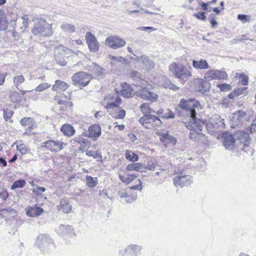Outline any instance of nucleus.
Segmentation results:
<instances>
[{"label":"nucleus","instance_id":"1","mask_svg":"<svg viewBox=\"0 0 256 256\" xmlns=\"http://www.w3.org/2000/svg\"><path fill=\"white\" fill-rule=\"evenodd\" d=\"M200 109V104L194 99H182L176 109L180 116L189 118L188 122H184V123L185 126L190 130V138L197 142L205 138V135L201 132L204 123L200 119L196 118V111Z\"/></svg>","mask_w":256,"mask_h":256},{"label":"nucleus","instance_id":"2","mask_svg":"<svg viewBox=\"0 0 256 256\" xmlns=\"http://www.w3.org/2000/svg\"><path fill=\"white\" fill-rule=\"evenodd\" d=\"M170 74L178 79L181 84H184L192 76L190 69L180 63L172 62L168 68Z\"/></svg>","mask_w":256,"mask_h":256},{"label":"nucleus","instance_id":"3","mask_svg":"<svg viewBox=\"0 0 256 256\" xmlns=\"http://www.w3.org/2000/svg\"><path fill=\"white\" fill-rule=\"evenodd\" d=\"M36 246L44 254L50 252L55 248L53 240L48 235L46 234H40L38 236Z\"/></svg>","mask_w":256,"mask_h":256},{"label":"nucleus","instance_id":"4","mask_svg":"<svg viewBox=\"0 0 256 256\" xmlns=\"http://www.w3.org/2000/svg\"><path fill=\"white\" fill-rule=\"evenodd\" d=\"M32 32L36 36H50L53 34L51 24H48L43 19H41L34 23Z\"/></svg>","mask_w":256,"mask_h":256},{"label":"nucleus","instance_id":"5","mask_svg":"<svg viewBox=\"0 0 256 256\" xmlns=\"http://www.w3.org/2000/svg\"><path fill=\"white\" fill-rule=\"evenodd\" d=\"M91 76L86 73L82 72H80L74 74L72 80L75 86H87L91 80Z\"/></svg>","mask_w":256,"mask_h":256},{"label":"nucleus","instance_id":"6","mask_svg":"<svg viewBox=\"0 0 256 256\" xmlns=\"http://www.w3.org/2000/svg\"><path fill=\"white\" fill-rule=\"evenodd\" d=\"M142 247L138 244H130L124 249L120 250L119 252L120 256H138L140 254Z\"/></svg>","mask_w":256,"mask_h":256},{"label":"nucleus","instance_id":"7","mask_svg":"<svg viewBox=\"0 0 256 256\" xmlns=\"http://www.w3.org/2000/svg\"><path fill=\"white\" fill-rule=\"evenodd\" d=\"M142 90L136 92V96L144 100L150 101L152 102H155L157 100L158 98V94L149 90L146 88V86L142 88Z\"/></svg>","mask_w":256,"mask_h":256},{"label":"nucleus","instance_id":"8","mask_svg":"<svg viewBox=\"0 0 256 256\" xmlns=\"http://www.w3.org/2000/svg\"><path fill=\"white\" fill-rule=\"evenodd\" d=\"M64 144L60 140H48L42 143V146L51 152H57L64 148Z\"/></svg>","mask_w":256,"mask_h":256},{"label":"nucleus","instance_id":"9","mask_svg":"<svg viewBox=\"0 0 256 256\" xmlns=\"http://www.w3.org/2000/svg\"><path fill=\"white\" fill-rule=\"evenodd\" d=\"M246 113L242 110H238L230 116L231 126L235 128L240 125L246 119Z\"/></svg>","mask_w":256,"mask_h":256},{"label":"nucleus","instance_id":"10","mask_svg":"<svg viewBox=\"0 0 256 256\" xmlns=\"http://www.w3.org/2000/svg\"><path fill=\"white\" fill-rule=\"evenodd\" d=\"M126 44L125 40L116 36L108 37L105 41L106 46L114 50L124 46Z\"/></svg>","mask_w":256,"mask_h":256},{"label":"nucleus","instance_id":"11","mask_svg":"<svg viewBox=\"0 0 256 256\" xmlns=\"http://www.w3.org/2000/svg\"><path fill=\"white\" fill-rule=\"evenodd\" d=\"M86 40L90 52H96L98 51L100 45L96 36L90 32H87L86 35Z\"/></svg>","mask_w":256,"mask_h":256},{"label":"nucleus","instance_id":"12","mask_svg":"<svg viewBox=\"0 0 256 256\" xmlns=\"http://www.w3.org/2000/svg\"><path fill=\"white\" fill-rule=\"evenodd\" d=\"M192 176L186 175L176 176L173 179L174 184L176 187L188 186L192 183Z\"/></svg>","mask_w":256,"mask_h":256},{"label":"nucleus","instance_id":"13","mask_svg":"<svg viewBox=\"0 0 256 256\" xmlns=\"http://www.w3.org/2000/svg\"><path fill=\"white\" fill-rule=\"evenodd\" d=\"M113 107L107 108L106 110L108 113L112 117L118 119H122L126 116V112L122 109L119 106H114L111 104Z\"/></svg>","mask_w":256,"mask_h":256},{"label":"nucleus","instance_id":"14","mask_svg":"<svg viewBox=\"0 0 256 256\" xmlns=\"http://www.w3.org/2000/svg\"><path fill=\"white\" fill-rule=\"evenodd\" d=\"M228 75L225 72L220 70H212L206 72L204 75V78L206 80L226 79Z\"/></svg>","mask_w":256,"mask_h":256},{"label":"nucleus","instance_id":"15","mask_svg":"<svg viewBox=\"0 0 256 256\" xmlns=\"http://www.w3.org/2000/svg\"><path fill=\"white\" fill-rule=\"evenodd\" d=\"M236 140H240L241 142L244 143V148L248 147L250 140L249 134L244 130H238L234 134Z\"/></svg>","mask_w":256,"mask_h":256},{"label":"nucleus","instance_id":"16","mask_svg":"<svg viewBox=\"0 0 256 256\" xmlns=\"http://www.w3.org/2000/svg\"><path fill=\"white\" fill-rule=\"evenodd\" d=\"M223 144L226 149L232 150L234 148L236 140L234 135L229 132H225L222 134Z\"/></svg>","mask_w":256,"mask_h":256},{"label":"nucleus","instance_id":"17","mask_svg":"<svg viewBox=\"0 0 256 256\" xmlns=\"http://www.w3.org/2000/svg\"><path fill=\"white\" fill-rule=\"evenodd\" d=\"M120 94L118 92H116L115 94H109L105 98V100L106 101V104L104 106V108H107L109 106L111 107L110 105L119 106L121 103V98L119 97L118 95ZM112 107L113 106H112Z\"/></svg>","mask_w":256,"mask_h":256},{"label":"nucleus","instance_id":"18","mask_svg":"<svg viewBox=\"0 0 256 256\" xmlns=\"http://www.w3.org/2000/svg\"><path fill=\"white\" fill-rule=\"evenodd\" d=\"M20 124L23 126H27L24 134H28L32 130L36 127V123L31 118L25 117L20 120Z\"/></svg>","mask_w":256,"mask_h":256},{"label":"nucleus","instance_id":"19","mask_svg":"<svg viewBox=\"0 0 256 256\" xmlns=\"http://www.w3.org/2000/svg\"><path fill=\"white\" fill-rule=\"evenodd\" d=\"M156 121H158L160 124H162L159 118L153 114H144L139 120L140 123L147 128L150 127V124L151 123Z\"/></svg>","mask_w":256,"mask_h":256},{"label":"nucleus","instance_id":"20","mask_svg":"<svg viewBox=\"0 0 256 256\" xmlns=\"http://www.w3.org/2000/svg\"><path fill=\"white\" fill-rule=\"evenodd\" d=\"M58 234L62 236H72L74 234V228L69 225H60L56 229Z\"/></svg>","mask_w":256,"mask_h":256},{"label":"nucleus","instance_id":"21","mask_svg":"<svg viewBox=\"0 0 256 256\" xmlns=\"http://www.w3.org/2000/svg\"><path fill=\"white\" fill-rule=\"evenodd\" d=\"M88 136L93 138L94 140H97L101 134V128L98 124H93L88 128Z\"/></svg>","mask_w":256,"mask_h":256},{"label":"nucleus","instance_id":"22","mask_svg":"<svg viewBox=\"0 0 256 256\" xmlns=\"http://www.w3.org/2000/svg\"><path fill=\"white\" fill-rule=\"evenodd\" d=\"M210 122L212 126L216 128H224L225 126L224 120L218 114H215L211 118Z\"/></svg>","mask_w":256,"mask_h":256},{"label":"nucleus","instance_id":"23","mask_svg":"<svg viewBox=\"0 0 256 256\" xmlns=\"http://www.w3.org/2000/svg\"><path fill=\"white\" fill-rule=\"evenodd\" d=\"M130 77L135 81L134 85L140 88L146 86L147 82L141 78L139 72L136 71L132 72Z\"/></svg>","mask_w":256,"mask_h":256},{"label":"nucleus","instance_id":"24","mask_svg":"<svg viewBox=\"0 0 256 256\" xmlns=\"http://www.w3.org/2000/svg\"><path fill=\"white\" fill-rule=\"evenodd\" d=\"M120 86L122 87V90H120V92H118V93L126 98H128L132 96V86L126 83H122Z\"/></svg>","mask_w":256,"mask_h":256},{"label":"nucleus","instance_id":"25","mask_svg":"<svg viewBox=\"0 0 256 256\" xmlns=\"http://www.w3.org/2000/svg\"><path fill=\"white\" fill-rule=\"evenodd\" d=\"M140 60L144 65L143 68L146 70H151L153 69L155 66L154 62L147 56H142Z\"/></svg>","mask_w":256,"mask_h":256},{"label":"nucleus","instance_id":"26","mask_svg":"<svg viewBox=\"0 0 256 256\" xmlns=\"http://www.w3.org/2000/svg\"><path fill=\"white\" fill-rule=\"evenodd\" d=\"M192 66L197 70H206L209 68V65L205 60H193L192 62Z\"/></svg>","mask_w":256,"mask_h":256},{"label":"nucleus","instance_id":"27","mask_svg":"<svg viewBox=\"0 0 256 256\" xmlns=\"http://www.w3.org/2000/svg\"><path fill=\"white\" fill-rule=\"evenodd\" d=\"M67 48L63 46H60L56 48L55 54L56 55V63L62 66H65L66 65V62L64 60H60L57 58V54L62 55L66 52Z\"/></svg>","mask_w":256,"mask_h":256},{"label":"nucleus","instance_id":"28","mask_svg":"<svg viewBox=\"0 0 256 256\" xmlns=\"http://www.w3.org/2000/svg\"><path fill=\"white\" fill-rule=\"evenodd\" d=\"M44 212L42 208L38 206L30 207L27 208L26 214L29 216H38Z\"/></svg>","mask_w":256,"mask_h":256},{"label":"nucleus","instance_id":"29","mask_svg":"<svg viewBox=\"0 0 256 256\" xmlns=\"http://www.w3.org/2000/svg\"><path fill=\"white\" fill-rule=\"evenodd\" d=\"M69 86V85L60 80H56L55 84L52 86V90L54 92L65 91Z\"/></svg>","mask_w":256,"mask_h":256},{"label":"nucleus","instance_id":"30","mask_svg":"<svg viewBox=\"0 0 256 256\" xmlns=\"http://www.w3.org/2000/svg\"><path fill=\"white\" fill-rule=\"evenodd\" d=\"M160 140L165 143V144H171L174 145L176 143V140L168 133H162L160 134Z\"/></svg>","mask_w":256,"mask_h":256},{"label":"nucleus","instance_id":"31","mask_svg":"<svg viewBox=\"0 0 256 256\" xmlns=\"http://www.w3.org/2000/svg\"><path fill=\"white\" fill-rule=\"evenodd\" d=\"M58 210L64 213L68 214L71 212L72 206V205L68 203L67 200L62 199L60 201Z\"/></svg>","mask_w":256,"mask_h":256},{"label":"nucleus","instance_id":"32","mask_svg":"<svg viewBox=\"0 0 256 256\" xmlns=\"http://www.w3.org/2000/svg\"><path fill=\"white\" fill-rule=\"evenodd\" d=\"M62 132L68 136H73L75 133V130L72 126L69 124H64L60 128Z\"/></svg>","mask_w":256,"mask_h":256},{"label":"nucleus","instance_id":"33","mask_svg":"<svg viewBox=\"0 0 256 256\" xmlns=\"http://www.w3.org/2000/svg\"><path fill=\"white\" fill-rule=\"evenodd\" d=\"M127 170H136L138 172H144V166L141 163H132L126 166Z\"/></svg>","mask_w":256,"mask_h":256},{"label":"nucleus","instance_id":"34","mask_svg":"<svg viewBox=\"0 0 256 256\" xmlns=\"http://www.w3.org/2000/svg\"><path fill=\"white\" fill-rule=\"evenodd\" d=\"M154 0H135L134 4L140 8L150 7Z\"/></svg>","mask_w":256,"mask_h":256},{"label":"nucleus","instance_id":"35","mask_svg":"<svg viewBox=\"0 0 256 256\" xmlns=\"http://www.w3.org/2000/svg\"><path fill=\"white\" fill-rule=\"evenodd\" d=\"M8 20L6 16L0 13V30H4L8 28Z\"/></svg>","mask_w":256,"mask_h":256},{"label":"nucleus","instance_id":"36","mask_svg":"<svg viewBox=\"0 0 256 256\" xmlns=\"http://www.w3.org/2000/svg\"><path fill=\"white\" fill-rule=\"evenodd\" d=\"M61 29L65 32L73 33L76 30V27L74 24L64 23L60 26Z\"/></svg>","mask_w":256,"mask_h":256},{"label":"nucleus","instance_id":"37","mask_svg":"<svg viewBox=\"0 0 256 256\" xmlns=\"http://www.w3.org/2000/svg\"><path fill=\"white\" fill-rule=\"evenodd\" d=\"M141 111L144 114H151V113H154L155 111L152 110L150 106V104L145 102L140 106Z\"/></svg>","mask_w":256,"mask_h":256},{"label":"nucleus","instance_id":"38","mask_svg":"<svg viewBox=\"0 0 256 256\" xmlns=\"http://www.w3.org/2000/svg\"><path fill=\"white\" fill-rule=\"evenodd\" d=\"M125 157L127 160L133 162L138 161V155L130 150L126 151Z\"/></svg>","mask_w":256,"mask_h":256},{"label":"nucleus","instance_id":"39","mask_svg":"<svg viewBox=\"0 0 256 256\" xmlns=\"http://www.w3.org/2000/svg\"><path fill=\"white\" fill-rule=\"evenodd\" d=\"M71 142L74 144L75 142H78L80 144H84V146H90V142L88 140L82 138L81 137H75L72 140Z\"/></svg>","mask_w":256,"mask_h":256},{"label":"nucleus","instance_id":"40","mask_svg":"<svg viewBox=\"0 0 256 256\" xmlns=\"http://www.w3.org/2000/svg\"><path fill=\"white\" fill-rule=\"evenodd\" d=\"M24 78L22 75H17L14 76L13 82L16 88L20 90V86L21 84L24 81Z\"/></svg>","mask_w":256,"mask_h":256},{"label":"nucleus","instance_id":"41","mask_svg":"<svg viewBox=\"0 0 256 256\" xmlns=\"http://www.w3.org/2000/svg\"><path fill=\"white\" fill-rule=\"evenodd\" d=\"M87 184L89 187L93 188L98 184L97 178H93L90 176H87L86 177Z\"/></svg>","mask_w":256,"mask_h":256},{"label":"nucleus","instance_id":"42","mask_svg":"<svg viewBox=\"0 0 256 256\" xmlns=\"http://www.w3.org/2000/svg\"><path fill=\"white\" fill-rule=\"evenodd\" d=\"M14 112L12 110L6 109L4 110V118L5 120L9 121L10 122H12L13 120H10L11 117L12 116Z\"/></svg>","mask_w":256,"mask_h":256},{"label":"nucleus","instance_id":"43","mask_svg":"<svg viewBox=\"0 0 256 256\" xmlns=\"http://www.w3.org/2000/svg\"><path fill=\"white\" fill-rule=\"evenodd\" d=\"M108 58L110 60L112 65L116 64L118 62H122L124 60V58L122 56H115L111 54L108 56Z\"/></svg>","mask_w":256,"mask_h":256},{"label":"nucleus","instance_id":"44","mask_svg":"<svg viewBox=\"0 0 256 256\" xmlns=\"http://www.w3.org/2000/svg\"><path fill=\"white\" fill-rule=\"evenodd\" d=\"M26 182L24 180H19L15 181L11 186V189L14 190L16 188H22L24 186Z\"/></svg>","mask_w":256,"mask_h":256},{"label":"nucleus","instance_id":"45","mask_svg":"<svg viewBox=\"0 0 256 256\" xmlns=\"http://www.w3.org/2000/svg\"><path fill=\"white\" fill-rule=\"evenodd\" d=\"M10 100L14 102H21V97L18 92H14L10 94Z\"/></svg>","mask_w":256,"mask_h":256},{"label":"nucleus","instance_id":"46","mask_svg":"<svg viewBox=\"0 0 256 256\" xmlns=\"http://www.w3.org/2000/svg\"><path fill=\"white\" fill-rule=\"evenodd\" d=\"M164 86L165 88H170L173 90H177L179 89V88L172 84L170 80H168L164 84Z\"/></svg>","mask_w":256,"mask_h":256},{"label":"nucleus","instance_id":"47","mask_svg":"<svg viewBox=\"0 0 256 256\" xmlns=\"http://www.w3.org/2000/svg\"><path fill=\"white\" fill-rule=\"evenodd\" d=\"M51 86V84L48 83H42L39 84L36 88L35 91L40 92H42L45 90L50 88Z\"/></svg>","mask_w":256,"mask_h":256},{"label":"nucleus","instance_id":"48","mask_svg":"<svg viewBox=\"0 0 256 256\" xmlns=\"http://www.w3.org/2000/svg\"><path fill=\"white\" fill-rule=\"evenodd\" d=\"M238 19L242 23H246L250 21V16L244 14H239L238 15Z\"/></svg>","mask_w":256,"mask_h":256},{"label":"nucleus","instance_id":"49","mask_svg":"<svg viewBox=\"0 0 256 256\" xmlns=\"http://www.w3.org/2000/svg\"><path fill=\"white\" fill-rule=\"evenodd\" d=\"M157 166V162L150 161L148 162L146 166V167L144 166V170L147 169L150 170H153L156 168Z\"/></svg>","mask_w":256,"mask_h":256},{"label":"nucleus","instance_id":"50","mask_svg":"<svg viewBox=\"0 0 256 256\" xmlns=\"http://www.w3.org/2000/svg\"><path fill=\"white\" fill-rule=\"evenodd\" d=\"M16 148L22 154H24L28 152V149L24 144L18 145Z\"/></svg>","mask_w":256,"mask_h":256},{"label":"nucleus","instance_id":"51","mask_svg":"<svg viewBox=\"0 0 256 256\" xmlns=\"http://www.w3.org/2000/svg\"><path fill=\"white\" fill-rule=\"evenodd\" d=\"M137 195H132V196H129L128 195L127 197H126L124 199L122 200V203H132L136 199Z\"/></svg>","mask_w":256,"mask_h":256},{"label":"nucleus","instance_id":"52","mask_svg":"<svg viewBox=\"0 0 256 256\" xmlns=\"http://www.w3.org/2000/svg\"><path fill=\"white\" fill-rule=\"evenodd\" d=\"M46 191V188L44 187H40L38 186H36L32 190V192L38 196L41 194L42 192H44Z\"/></svg>","mask_w":256,"mask_h":256},{"label":"nucleus","instance_id":"53","mask_svg":"<svg viewBox=\"0 0 256 256\" xmlns=\"http://www.w3.org/2000/svg\"><path fill=\"white\" fill-rule=\"evenodd\" d=\"M217 86L221 91H228L230 90L232 88L230 85L226 84H218Z\"/></svg>","mask_w":256,"mask_h":256},{"label":"nucleus","instance_id":"54","mask_svg":"<svg viewBox=\"0 0 256 256\" xmlns=\"http://www.w3.org/2000/svg\"><path fill=\"white\" fill-rule=\"evenodd\" d=\"M246 90H247V88L244 87V86L240 88H238L234 90V94H236V96H238L244 94V92H246Z\"/></svg>","mask_w":256,"mask_h":256},{"label":"nucleus","instance_id":"55","mask_svg":"<svg viewBox=\"0 0 256 256\" xmlns=\"http://www.w3.org/2000/svg\"><path fill=\"white\" fill-rule=\"evenodd\" d=\"M240 78L241 80H240V82L242 84L243 86H246L248 84V78L247 76L241 74Z\"/></svg>","mask_w":256,"mask_h":256},{"label":"nucleus","instance_id":"56","mask_svg":"<svg viewBox=\"0 0 256 256\" xmlns=\"http://www.w3.org/2000/svg\"><path fill=\"white\" fill-rule=\"evenodd\" d=\"M202 89L200 90V91L207 92L209 90L210 84L206 80L202 82Z\"/></svg>","mask_w":256,"mask_h":256},{"label":"nucleus","instance_id":"57","mask_svg":"<svg viewBox=\"0 0 256 256\" xmlns=\"http://www.w3.org/2000/svg\"><path fill=\"white\" fill-rule=\"evenodd\" d=\"M139 30H144L148 32H150L156 30L154 27L152 26H140L138 28Z\"/></svg>","mask_w":256,"mask_h":256},{"label":"nucleus","instance_id":"58","mask_svg":"<svg viewBox=\"0 0 256 256\" xmlns=\"http://www.w3.org/2000/svg\"><path fill=\"white\" fill-rule=\"evenodd\" d=\"M194 16L196 17L197 18L202 20H204L206 19V16L204 12L194 13Z\"/></svg>","mask_w":256,"mask_h":256},{"label":"nucleus","instance_id":"59","mask_svg":"<svg viewBox=\"0 0 256 256\" xmlns=\"http://www.w3.org/2000/svg\"><path fill=\"white\" fill-rule=\"evenodd\" d=\"M8 193L5 190L0 188V198L3 200H6L8 197Z\"/></svg>","mask_w":256,"mask_h":256},{"label":"nucleus","instance_id":"60","mask_svg":"<svg viewBox=\"0 0 256 256\" xmlns=\"http://www.w3.org/2000/svg\"><path fill=\"white\" fill-rule=\"evenodd\" d=\"M136 178V176L133 174L128 175V176L126 178L125 183L126 184H128L131 182L132 181L134 180Z\"/></svg>","mask_w":256,"mask_h":256},{"label":"nucleus","instance_id":"61","mask_svg":"<svg viewBox=\"0 0 256 256\" xmlns=\"http://www.w3.org/2000/svg\"><path fill=\"white\" fill-rule=\"evenodd\" d=\"M28 92H30V96H29L30 98H32V100H38V94L36 92L35 90H32L31 91H28Z\"/></svg>","mask_w":256,"mask_h":256},{"label":"nucleus","instance_id":"62","mask_svg":"<svg viewBox=\"0 0 256 256\" xmlns=\"http://www.w3.org/2000/svg\"><path fill=\"white\" fill-rule=\"evenodd\" d=\"M164 117L166 119L173 118H174V114L170 110L164 114Z\"/></svg>","mask_w":256,"mask_h":256},{"label":"nucleus","instance_id":"63","mask_svg":"<svg viewBox=\"0 0 256 256\" xmlns=\"http://www.w3.org/2000/svg\"><path fill=\"white\" fill-rule=\"evenodd\" d=\"M142 188V183L140 181V184H136L134 186H132L130 187V189L132 190H138L140 191Z\"/></svg>","mask_w":256,"mask_h":256},{"label":"nucleus","instance_id":"64","mask_svg":"<svg viewBox=\"0 0 256 256\" xmlns=\"http://www.w3.org/2000/svg\"><path fill=\"white\" fill-rule=\"evenodd\" d=\"M22 19L23 20V22H22L23 25L25 27H26L28 25V20H29V18H28V15H26V14L24 15V16H23L22 17Z\"/></svg>","mask_w":256,"mask_h":256}]
</instances>
